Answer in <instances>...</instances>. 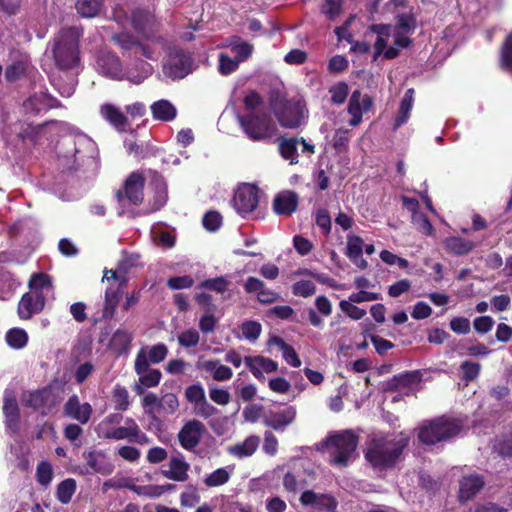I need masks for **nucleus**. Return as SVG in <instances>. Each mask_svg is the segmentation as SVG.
<instances>
[{"mask_svg": "<svg viewBox=\"0 0 512 512\" xmlns=\"http://www.w3.org/2000/svg\"><path fill=\"white\" fill-rule=\"evenodd\" d=\"M97 144L86 135L69 136L62 139L57 150V169L66 175L97 167Z\"/></svg>", "mask_w": 512, "mask_h": 512, "instance_id": "nucleus-1", "label": "nucleus"}, {"mask_svg": "<svg viewBox=\"0 0 512 512\" xmlns=\"http://www.w3.org/2000/svg\"><path fill=\"white\" fill-rule=\"evenodd\" d=\"M270 109L279 125L286 129H297L308 117L306 102L301 97L287 98L278 90L269 94Z\"/></svg>", "mask_w": 512, "mask_h": 512, "instance_id": "nucleus-2", "label": "nucleus"}, {"mask_svg": "<svg viewBox=\"0 0 512 512\" xmlns=\"http://www.w3.org/2000/svg\"><path fill=\"white\" fill-rule=\"evenodd\" d=\"M461 419L449 415H442L425 420L418 427V441L426 446L448 442L456 438L463 430Z\"/></svg>", "mask_w": 512, "mask_h": 512, "instance_id": "nucleus-3", "label": "nucleus"}, {"mask_svg": "<svg viewBox=\"0 0 512 512\" xmlns=\"http://www.w3.org/2000/svg\"><path fill=\"white\" fill-rule=\"evenodd\" d=\"M82 31L77 27L63 28L54 38L52 55L58 69L71 70L80 63L79 41Z\"/></svg>", "mask_w": 512, "mask_h": 512, "instance_id": "nucleus-4", "label": "nucleus"}, {"mask_svg": "<svg viewBox=\"0 0 512 512\" xmlns=\"http://www.w3.org/2000/svg\"><path fill=\"white\" fill-rule=\"evenodd\" d=\"M408 443L407 438L398 440H388L384 437L374 438L365 453V458L374 468H391L400 458Z\"/></svg>", "mask_w": 512, "mask_h": 512, "instance_id": "nucleus-5", "label": "nucleus"}, {"mask_svg": "<svg viewBox=\"0 0 512 512\" xmlns=\"http://www.w3.org/2000/svg\"><path fill=\"white\" fill-rule=\"evenodd\" d=\"M359 437L351 430L336 432L327 436L319 444L318 451L329 449L331 454L330 463L332 465L346 467L350 458L355 453L358 446Z\"/></svg>", "mask_w": 512, "mask_h": 512, "instance_id": "nucleus-6", "label": "nucleus"}, {"mask_svg": "<svg viewBox=\"0 0 512 512\" xmlns=\"http://www.w3.org/2000/svg\"><path fill=\"white\" fill-rule=\"evenodd\" d=\"M237 119L245 134L253 141L270 139L274 133L275 126L265 113L249 112L247 115H238Z\"/></svg>", "mask_w": 512, "mask_h": 512, "instance_id": "nucleus-7", "label": "nucleus"}, {"mask_svg": "<svg viewBox=\"0 0 512 512\" xmlns=\"http://www.w3.org/2000/svg\"><path fill=\"white\" fill-rule=\"evenodd\" d=\"M145 177L139 171L130 173L125 179L122 188L115 192V197L122 207L139 206L144 200Z\"/></svg>", "mask_w": 512, "mask_h": 512, "instance_id": "nucleus-8", "label": "nucleus"}, {"mask_svg": "<svg viewBox=\"0 0 512 512\" xmlns=\"http://www.w3.org/2000/svg\"><path fill=\"white\" fill-rule=\"evenodd\" d=\"M65 386L62 380L54 379L43 389L34 391V409L41 408L43 415L52 413L64 399Z\"/></svg>", "mask_w": 512, "mask_h": 512, "instance_id": "nucleus-9", "label": "nucleus"}, {"mask_svg": "<svg viewBox=\"0 0 512 512\" xmlns=\"http://www.w3.org/2000/svg\"><path fill=\"white\" fill-rule=\"evenodd\" d=\"M193 59L182 49H171L163 64L165 76L176 80L182 79L191 72Z\"/></svg>", "mask_w": 512, "mask_h": 512, "instance_id": "nucleus-10", "label": "nucleus"}, {"mask_svg": "<svg viewBox=\"0 0 512 512\" xmlns=\"http://www.w3.org/2000/svg\"><path fill=\"white\" fill-rule=\"evenodd\" d=\"M168 354V348L164 343H158L152 347L141 348L135 358L134 370L137 375H141L148 370L150 364L162 362Z\"/></svg>", "mask_w": 512, "mask_h": 512, "instance_id": "nucleus-11", "label": "nucleus"}, {"mask_svg": "<svg viewBox=\"0 0 512 512\" xmlns=\"http://www.w3.org/2000/svg\"><path fill=\"white\" fill-rule=\"evenodd\" d=\"M259 203V190L256 185L245 183L238 187L233 197V206L239 214L254 211Z\"/></svg>", "mask_w": 512, "mask_h": 512, "instance_id": "nucleus-12", "label": "nucleus"}, {"mask_svg": "<svg viewBox=\"0 0 512 512\" xmlns=\"http://www.w3.org/2000/svg\"><path fill=\"white\" fill-rule=\"evenodd\" d=\"M205 433V425L197 419H192L184 423L177 438L183 449L192 451L200 444Z\"/></svg>", "mask_w": 512, "mask_h": 512, "instance_id": "nucleus-13", "label": "nucleus"}, {"mask_svg": "<svg viewBox=\"0 0 512 512\" xmlns=\"http://www.w3.org/2000/svg\"><path fill=\"white\" fill-rule=\"evenodd\" d=\"M65 126V122L58 120H50L34 126V146L37 144L51 146L59 143L58 139L65 130Z\"/></svg>", "mask_w": 512, "mask_h": 512, "instance_id": "nucleus-14", "label": "nucleus"}, {"mask_svg": "<svg viewBox=\"0 0 512 512\" xmlns=\"http://www.w3.org/2000/svg\"><path fill=\"white\" fill-rule=\"evenodd\" d=\"M131 25L138 35L149 40L156 32L155 15L146 9H134L131 13Z\"/></svg>", "mask_w": 512, "mask_h": 512, "instance_id": "nucleus-15", "label": "nucleus"}, {"mask_svg": "<svg viewBox=\"0 0 512 512\" xmlns=\"http://www.w3.org/2000/svg\"><path fill=\"white\" fill-rule=\"evenodd\" d=\"M300 502L304 506L325 512H336L338 506V501L333 495L316 493L313 490H305L300 496Z\"/></svg>", "mask_w": 512, "mask_h": 512, "instance_id": "nucleus-16", "label": "nucleus"}, {"mask_svg": "<svg viewBox=\"0 0 512 512\" xmlns=\"http://www.w3.org/2000/svg\"><path fill=\"white\" fill-rule=\"evenodd\" d=\"M299 201V195L295 191L282 190L274 196L272 210L277 216L289 217L297 211Z\"/></svg>", "mask_w": 512, "mask_h": 512, "instance_id": "nucleus-17", "label": "nucleus"}, {"mask_svg": "<svg viewBox=\"0 0 512 512\" xmlns=\"http://www.w3.org/2000/svg\"><path fill=\"white\" fill-rule=\"evenodd\" d=\"M96 67L99 73L111 78L120 79L122 74V64L120 58L112 52H100L96 59Z\"/></svg>", "mask_w": 512, "mask_h": 512, "instance_id": "nucleus-18", "label": "nucleus"}, {"mask_svg": "<svg viewBox=\"0 0 512 512\" xmlns=\"http://www.w3.org/2000/svg\"><path fill=\"white\" fill-rule=\"evenodd\" d=\"M92 411L91 405L87 402L81 403L76 394L70 396L63 407L65 417L76 420L81 424L89 422Z\"/></svg>", "mask_w": 512, "mask_h": 512, "instance_id": "nucleus-19", "label": "nucleus"}, {"mask_svg": "<svg viewBox=\"0 0 512 512\" xmlns=\"http://www.w3.org/2000/svg\"><path fill=\"white\" fill-rule=\"evenodd\" d=\"M373 100L369 95L362 96L360 90H354L348 103V113L352 116L351 126H357L362 121L363 112H367L372 107Z\"/></svg>", "mask_w": 512, "mask_h": 512, "instance_id": "nucleus-20", "label": "nucleus"}, {"mask_svg": "<svg viewBox=\"0 0 512 512\" xmlns=\"http://www.w3.org/2000/svg\"><path fill=\"white\" fill-rule=\"evenodd\" d=\"M150 186L153 191V196L149 204L150 208L146 213H152L160 210L168 201L167 183L162 175L154 173L150 181Z\"/></svg>", "mask_w": 512, "mask_h": 512, "instance_id": "nucleus-21", "label": "nucleus"}, {"mask_svg": "<svg viewBox=\"0 0 512 512\" xmlns=\"http://www.w3.org/2000/svg\"><path fill=\"white\" fill-rule=\"evenodd\" d=\"M295 418L296 409L293 406H289L280 411H268L264 415L263 422L267 427L280 431L292 424Z\"/></svg>", "mask_w": 512, "mask_h": 512, "instance_id": "nucleus-22", "label": "nucleus"}, {"mask_svg": "<svg viewBox=\"0 0 512 512\" xmlns=\"http://www.w3.org/2000/svg\"><path fill=\"white\" fill-rule=\"evenodd\" d=\"M168 466V470L161 471L165 478L176 482H185L188 479L190 465L185 461L184 456L181 453H178L177 456H172L169 460Z\"/></svg>", "mask_w": 512, "mask_h": 512, "instance_id": "nucleus-23", "label": "nucleus"}, {"mask_svg": "<svg viewBox=\"0 0 512 512\" xmlns=\"http://www.w3.org/2000/svg\"><path fill=\"white\" fill-rule=\"evenodd\" d=\"M101 117L113 126L117 131L124 132L128 126L127 116L114 104L105 103L100 106Z\"/></svg>", "mask_w": 512, "mask_h": 512, "instance_id": "nucleus-24", "label": "nucleus"}, {"mask_svg": "<svg viewBox=\"0 0 512 512\" xmlns=\"http://www.w3.org/2000/svg\"><path fill=\"white\" fill-rule=\"evenodd\" d=\"M484 478L478 474L463 476L460 480L459 500H471L484 487Z\"/></svg>", "mask_w": 512, "mask_h": 512, "instance_id": "nucleus-25", "label": "nucleus"}, {"mask_svg": "<svg viewBox=\"0 0 512 512\" xmlns=\"http://www.w3.org/2000/svg\"><path fill=\"white\" fill-rule=\"evenodd\" d=\"M443 246L451 255L464 256L468 255L476 247V244L472 240L460 236H450L444 239Z\"/></svg>", "mask_w": 512, "mask_h": 512, "instance_id": "nucleus-26", "label": "nucleus"}, {"mask_svg": "<svg viewBox=\"0 0 512 512\" xmlns=\"http://www.w3.org/2000/svg\"><path fill=\"white\" fill-rule=\"evenodd\" d=\"M278 152L280 156L289 161V164L296 165L299 163L298 148V137L287 138L280 136L277 138Z\"/></svg>", "mask_w": 512, "mask_h": 512, "instance_id": "nucleus-27", "label": "nucleus"}, {"mask_svg": "<svg viewBox=\"0 0 512 512\" xmlns=\"http://www.w3.org/2000/svg\"><path fill=\"white\" fill-rule=\"evenodd\" d=\"M18 411L15 394L6 390L4 394L3 412L6 416L7 427L13 432L18 428Z\"/></svg>", "mask_w": 512, "mask_h": 512, "instance_id": "nucleus-28", "label": "nucleus"}, {"mask_svg": "<svg viewBox=\"0 0 512 512\" xmlns=\"http://www.w3.org/2000/svg\"><path fill=\"white\" fill-rule=\"evenodd\" d=\"M151 113L155 120L170 122L176 118L177 110L168 100L161 99L151 105Z\"/></svg>", "mask_w": 512, "mask_h": 512, "instance_id": "nucleus-29", "label": "nucleus"}, {"mask_svg": "<svg viewBox=\"0 0 512 512\" xmlns=\"http://www.w3.org/2000/svg\"><path fill=\"white\" fill-rule=\"evenodd\" d=\"M162 378L161 371L158 369H151L148 366V370L145 373L139 375V382L133 386V390L137 395H143L145 388H153L159 385Z\"/></svg>", "mask_w": 512, "mask_h": 512, "instance_id": "nucleus-30", "label": "nucleus"}, {"mask_svg": "<svg viewBox=\"0 0 512 512\" xmlns=\"http://www.w3.org/2000/svg\"><path fill=\"white\" fill-rule=\"evenodd\" d=\"M89 468L102 475H109L113 471V466L106 460L102 452L90 451L85 457Z\"/></svg>", "mask_w": 512, "mask_h": 512, "instance_id": "nucleus-31", "label": "nucleus"}, {"mask_svg": "<svg viewBox=\"0 0 512 512\" xmlns=\"http://www.w3.org/2000/svg\"><path fill=\"white\" fill-rule=\"evenodd\" d=\"M133 65L134 67L127 69V79L134 84L142 83L152 74V65L142 59H136Z\"/></svg>", "mask_w": 512, "mask_h": 512, "instance_id": "nucleus-32", "label": "nucleus"}, {"mask_svg": "<svg viewBox=\"0 0 512 512\" xmlns=\"http://www.w3.org/2000/svg\"><path fill=\"white\" fill-rule=\"evenodd\" d=\"M228 47L235 53L236 59L241 63L249 59L254 47L247 41H243L239 36L233 35L228 38Z\"/></svg>", "mask_w": 512, "mask_h": 512, "instance_id": "nucleus-33", "label": "nucleus"}, {"mask_svg": "<svg viewBox=\"0 0 512 512\" xmlns=\"http://www.w3.org/2000/svg\"><path fill=\"white\" fill-rule=\"evenodd\" d=\"M132 334L124 329H117L109 342V347L118 355L127 353L132 342Z\"/></svg>", "mask_w": 512, "mask_h": 512, "instance_id": "nucleus-34", "label": "nucleus"}, {"mask_svg": "<svg viewBox=\"0 0 512 512\" xmlns=\"http://www.w3.org/2000/svg\"><path fill=\"white\" fill-rule=\"evenodd\" d=\"M103 8V0H76L75 2V9L82 18L97 17Z\"/></svg>", "mask_w": 512, "mask_h": 512, "instance_id": "nucleus-35", "label": "nucleus"}, {"mask_svg": "<svg viewBox=\"0 0 512 512\" xmlns=\"http://www.w3.org/2000/svg\"><path fill=\"white\" fill-rule=\"evenodd\" d=\"M498 65L501 70L512 73V31L505 36L501 43Z\"/></svg>", "mask_w": 512, "mask_h": 512, "instance_id": "nucleus-36", "label": "nucleus"}, {"mask_svg": "<svg viewBox=\"0 0 512 512\" xmlns=\"http://www.w3.org/2000/svg\"><path fill=\"white\" fill-rule=\"evenodd\" d=\"M413 100H414V89L409 88L406 90L399 106V110L397 113V116L395 118V124L394 128L397 129L403 124H405L410 117V111L413 106Z\"/></svg>", "mask_w": 512, "mask_h": 512, "instance_id": "nucleus-37", "label": "nucleus"}, {"mask_svg": "<svg viewBox=\"0 0 512 512\" xmlns=\"http://www.w3.org/2000/svg\"><path fill=\"white\" fill-rule=\"evenodd\" d=\"M259 443L258 436H249L243 442L231 446L229 452L238 458L249 457L257 450Z\"/></svg>", "mask_w": 512, "mask_h": 512, "instance_id": "nucleus-38", "label": "nucleus"}, {"mask_svg": "<svg viewBox=\"0 0 512 512\" xmlns=\"http://www.w3.org/2000/svg\"><path fill=\"white\" fill-rule=\"evenodd\" d=\"M203 368L212 373V377L216 381H227L233 376V371L229 366L220 364L217 359L207 360L203 363Z\"/></svg>", "mask_w": 512, "mask_h": 512, "instance_id": "nucleus-39", "label": "nucleus"}, {"mask_svg": "<svg viewBox=\"0 0 512 512\" xmlns=\"http://www.w3.org/2000/svg\"><path fill=\"white\" fill-rule=\"evenodd\" d=\"M123 286H119L118 288L108 287L105 291V302L103 309V317L104 318H112L115 310L119 304L121 299V288Z\"/></svg>", "mask_w": 512, "mask_h": 512, "instance_id": "nucleus-40", "label": "nucleus"}, {"mask_svg": "<svg viewBox=\"0 0 512 512\" xmlns=\"http://www.w3.org/2000/svg\"><path fill=\"white\" fill-rule=\"evenodd\" d=\"M245 365L255 366L257 369L266 373H273L278 370V363L264 356H246L244 358Z\"/></svg>", "mask_w": 512, "mask_h": 512, "instance_id": "nucleus-41", "label": "nucleus"}, {"mask_svg": "<svg viewBox=\"0 0 512 512\" xmlns=\"http://www.w3.org/2000/svg\"><path fill=\"white\" fill-rule=\"evenodd\" d=\"M76 491V481L67 478L61 481L56 488V498L62 504H68Z\"/></svg>", "mask_w": 512, "mask_h": 512, "instance_id": "nucleus-42", "label": "nucleus"}, {"mask_svg": "<svg viewBox=\"0 0 512 512\" xmlns=\"http://www.w3.org/2000/svg\"><path fill=\"white\" fill-rule=\"evenodd\" d=\"M61 107V102L51 95L45 93H42L40 95L34 94V113H39L42 110H49Z\"/></svg>", "mask_w": 512, "mask_h": 512, "instance_id": "nucleus-43", "label": "nucleus"}, {"mask_svg": "<svg viewBox=\"0 0 512 512\" xmlns=\"http://www.w3.org/2000/svg\"><path fill=\"white\" fill-rule=\"evenodd\" d=\"M126 423L128 424L127 427H117L113 429L110 433H108L107 437L115 440H122L126 438L130 440L134 438V435L137 432L138 428L137 423L132 418H128L126 420Z\"/></svg>", "mask_w": 512, "mask_h": 512, "instance_id": "nucleus-44", "label": "nucleus"}, {"mask_svg": "<svg viewBox=\"0 0 512 512\" xmlns=\"http://www.w3.org/2000/svg\"><path fill=\"white\" fill-rule=\"evenodd\" d=\"M29 337L26 331L12 328L6 333L7 344L14 349H21L28 343Z\"/></svg>", "mask_w": 512, "mask_h": 512, "instance_id": "nucleus-45", "label": "nucleus"}, {"mask_svg": "<svg viewBox=\"0 0 512 512\" xmlns=\"http://www.w3.org/2000/svg\"><path fill=\"white\" fill-rule=\"evenodd\" d=\"M229 285V280H227L224 276H218L215 278L205 279L204 281L200 282L199 288L214 291L219 294H224L228 290Z\"/></svg>", "mask_w": 512, "mask_h": 512, "instance_id": "nucleus-46", "label": "nucleus"}, {"mask_svg": "<svg viewBox=\"0 0 512 512\" xmlns=\"http://www.w3.org/2000/svg\"><path fill=\"white\" fill-rule=\"evenodd\" d=\"M27 68L23 61H15L6 67L4 77L8 82H16L26 74Z\"/></svg>", "mask_w": 512, "mask_h": 512, "instance_id": "nucleus-47", "label": "nucleus"}, {"mask_svg": "<svg viewBox=\"0 0 512 512\" xmlns=\"http://www.w3.org/2000/svg\"><path fill=\"white\" fill-rule=\"evenodd\" d=\"M36 478L38 483L47 488L53 479V468L48 461H41L37 465Z\"/></svg>", "mask_w": 512, "mask_h": 512, "instance_id": "nucleus-48", "label": "nucleus"}, {"mask_svg": "<svg viewBox=\"0 0 512 512\" xmlns=\"http://www.w3.org/2000/svg\"><path fill=\"white\" fill-rule=\"evenodd\" d=\"M179 408L178 397L174 393H166L160 398L158 410L166 415H173Z\"/></svg>", "mask_w": 512, "mask_h": 512, "instance_id": "nucleus-49", "label": "nucleus"}, {"mask_svg": "<svg viewBox=\"0 0 512 512\" xmlns=\"http://www.w3.org/2000/svg\"><path fill=\"white\" fill-rule=\"evenodd\" d=\"M230 474L225 468H218L205 477L204 483L207 487H218L227 483Z\"/></svg>", "mask_w": 512, "mask_h": 512, "instance_id": "nucleus-50", "label": "nucleus"}, {"mask_svg": "<svg viewBox=\"0 0 512 512\" xmlns=\"http://www.w3.org/2000/svg\"><path fill=\"white\" fill-rule=\"evenodd\" d=\"M113 401L115 409L118 411H125L129 407V394L124 386L117 384L113 389Z\"/></svg>", "mask_w": 512, "mask_h": 512, "instance_id": "nucleus-51", "label": "nucleus"}, {"mask_svg": "<svg viewBox=\"0 0 512 512\" xmlns=\"http://www.w3.org/2000/svg\"><path fill=\"white\" fill-rule=\"evenodd\" d=\"M200 501V495L194 485H187L180 495L181 505L184 507H194Z\"/></svg>", "mask_w": 512, "mask_h": 512, "instance_id": "nucleus-52", "label": "nucleus"}, {"mask_svg": "<svg viewBox=\"0 0 512 512\" xmlns=\"http://www.w3.org/2000/svg\"><path fill=\"white\" fill-rule=\"evenodd\" d=\"M460 369L462 371V379L466 382H471L479 376L481 365L472 361H464L462 362Z\"/></svg>", "mask_w": 512, "mask_h": 512, "instance_id": "nucleus-53", "label": "nucleus"}, {"mask_svg": "<svg viewBox=\"0 0 512 512\" xmlns=\"http://www.w3.org/2000/svg\"><path fill=\"white\" fill-rule=\"evenodd\" d=\"M202 223L207 231L215 232L222 225V216L217 211H208L204 214Z\"/></svg>", "mask_w": 512, "mask_h": 512, "instance_id": "nucleus-54", "label": "nucleus"}, {"mask_svg": "<svg viewBox=\"0 0 512 512\" xmlns=\"http://www.w3.org/2000/svg\"><path fill=\"white\" fill-rule=\"evenodd\" d=\"M199 341L200 335L193 328L184 330L178 335V343L185 348L196 347Z\"/></svg>", "mask_w": 512, "mask_h": 512, "instance_id": "nucleus-55", "label": "nucleus"}, {"mask_svg": "<svg viewBox=\"0 0 512 512\" xmlns=\"http://www.w3.org/2000/svg\"><path fill=\"white\" fill-rule=\"evenodd\" d=\"M240 62L236 58H231L228 55L221 53L219 55L218 70L221 75H229L235 72L239 67Z\"/></svg>", "mask_w": 512, "mask_h": 512, "instance_id": "nucleus-56", "label": "nucleus"}, {"mask_svg": "<svg viewBox=\"0 0 512 512\" xmlns=\"http://www.w3.org/2000/svg\"><path fill=\"white\" fill-rule=\"evenodd\" d=\"M112 40L123 50H132L139 44L132 34L126 32L114 34Z\"/></svg>", "mask_w": 512, "mask_h": 512, "instance_id": "nucleus-57", "label": "nucleus"}, {"mask_svg": "<svg viewBox=\"0 0 512 512\" xmlns=\"http://www.w3.org/2000/svg\"><path fill=\"white\" fill-rule=\"evenodd\" d=\"M363 254V240L360 236H348L346 256L349 259L362 256Z\"/></svg>", "mask_w": 512, "mask_h": 512, "instance_id": "nucleus-58", "label": "nucleus"}, {"mask_svg": "<svg viewBox=\"0 0 512 512\" xmlns=\"http://www.w3.org/2000/svg\"><path fill=\"white\" fill-rule=\"evenodd\" d=\"M343 0H324L322 13L326 15L327 19L334 21L342 12Z\"/></svg>", "mask_w": 512, "mask_h": 512, "instance_id": "nucleus-59", "label": "nucleus"}, {"mask_svg": "<svg viewBox=\"0 0 512 512\" xmlns=\"http://www.w3.org/2000/svg\"><path fill=\"white\" fill-rule=\"evenodd\" d=\"M292 292L296 296L306 298L316 292V286L310 280H300L293 284Z\"/></svg>", "mask_w": 512, "mask_h": 512, "instance_id": "nucleus-60", "label": "nucleus"}, {"mask_svg": "<svg viewBox=\"0 0 512 512\" xmlns=\"http://www.w3.org/2000/svg\"><path fill=\"white\" fill-rule=\"evenodd\" d=\"M339 307L349 318L353 320H360L366 315V311L354 305L350 300H341Z\"/></svg>", "mask_w": 512, "mask_h": 512, "instance_id": "nucleus-61", "label": "nucleus"}, {"mask_svg": "<svg viewBox=\"0 0 512 512\" xmlns=\"http://www.w3.org/2000/svg\"><path fill=\"white\" fill-rule=\"evenodd\" d=\"M329 93L333 104H343L348 96V85L345 82H339L329 89Z\"/></svg>", "mask_w": 512, "mask_h": 512, "instance_id": "nucleus-62", "label": "nucleus"}, {"mask_svg": "<svg viewBox=\"0 0 512 512\" xmlns=\"http://www.w3.org/2000/svg\"><path fill=\"white\" fill-rule=\"evenodd\" d=\"M206 397L203 386L199 383L188 386L185 389L186 400L195 405Z\"/></svg>", "mask_w": 512, "mask_h": 512, "instance_id": "nucleus-63", "label": "nucleus"}, {"mask_svg": "<svg viewBox=\"0 0 512 512\" xmlns=\"http://www.w3.org/2000/svg\"><path fill=\"white\" fill-rule=\"evenodd\" d=\"M496 449L500 456L512 457V429L502 436V439L496 445Z\"/></svg>", "mask_w": 512, "mask_h": 512, "instance_id": "nucleus-64", "label": "nucleus"}]
</instances>
